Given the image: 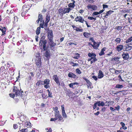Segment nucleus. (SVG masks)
I'll return each mask as SVG.
<instances>
[{
	"label": "nucleus",
	"instance_id": "nucleus-34",
	"mask_svg": "<svg viewBox=\"0 0 132 132\" xmlns=\"http://www.w3.org/2000/svg\"><path fill=\"white\" fill-rule=\"evenodd\" d=\"M27 8V6L26 5H24L23 6L22 8V11H26L27 10V9H25Z\"/></svg>",
	"mask_w": 132,
	"mask_h": 132
},
{
	"label": "nucleus",
	"instance_id": "nucleus-7",
	"mask_svg": "<svg viewBox=\"0 0 132 132\" xmlns=\"http://www.w3.org/2000/svg\"><path fill=\"white\" fill-rule=\"evenodd\" d=\"M53 79L54 80L56 83L60 85V81L59 80V78L57 75H54L52 77Z\"/></svg>",
	"mask_w": 132,
	"mask_h": 132
},
{
	"label": "nucleus",
	"instance_id": "nucleus-2",
	"mask_svg": "<svg viewBox=\"0 0 132 132\" xmlns=\"http://www.w3.org/2000/svg\"><path fill=\"white\" fill-rule=\"evenodd\" d=\"M35 63L38 67H39L41 65V61L40 56H37L35 57Z\"/></svg>",
	"mask_w": 132,
	"mask_h": 132
},
{
	"label": "nucleus",
	"instance_id": "nucleus-47",
	"mask_svg": "<svg viewBox=\"0 0 132 132\" xmlns=\"http://www.w3.org/2000/svg\"><path fill=\"white\" fill-rule=\"evenodd\" d=\"M128 19L129 23H132V18H131L130 19L129 18H128Z\"/></svg>",
	"mask_w": 132,
	"mask_h": 132
},
{
	"label": "nucleus",
	"instance_id": "nucleus-50",
	"mask_svg": "<svg viewBox=\"0 0 132 132\" xmlns=\"http://www.w3.org/2000/svg\"><path fill=\"white\" fill-rule=\"evenodd\" d=\"M96 55L95 54L92 53V57H91L93 59H94V58H96Z\"/></svg>",
	"mask_w": 132,
	"mask_h": 132
},
{
	"label": "nucleus",
	"instance_id": "nucleus-63",
	"mask_svg": "<svg viewBox=\"0 0 132 132\" xmlns=\"http://www.w3.org/2000/svg\"><path fill=\"white\" fill-rule=\"evenodd\" d=\"M121 125L122 126V127L124 126L125 125V124L123 122H121L120 123Z\"/></svg>",
	"mask_w": 132,
	"mask_h": 132
},
{
	"label": "nucleus",
	"instance_id": "nucleus-11",
	"mask_svg": "<svg viewBox=\"0 0 132 132\" xmlns=\"http://www.w3.org/2000/svg\"><path fill=\"white\" fill-rule=\"evenodd\" d=\"M23 126L24 127V128H25L26 127H28L27 128H28V127H30L31 125V123L28 121L23 122Z\"/></svg>",
	"mask_w": 132,
	"mask_h": 132
},
{
	"label": "nucleus",
	"instance_id": "nucleus-44",
	"mask_svg": "<svg viewBox=\"0 0 132 132\" xmlns=\"http://www.w3.org/2000/svg\"><path fill=\"white\" fill-rule=\"evenodd\" d=\"M62 115L63 117L64 118H65L67 117V115L65 112V111L62 112Z\"/></svg>",
	"mask_w": 132,
	"mask_h": 132
},
{
	"label": "nucleus",
	"instance_id": "nucleus-54",
	"mask_svg": "<svg viewBox=\"0 0 132 132\" xmlns=\"http://www.w3.org/2000/svg\"><path fill=\"white\" fill-rule=\"evenodd\" d=\"M102 6H103V9H104L105 8H107L108 7V6L106 5L103 4Z\"/></svg>",
	"mask_w": 132,
	"mask_h": 132
},
{
	"label": "nucleus",
	"instance_id": "nucleus-49",
	"mask_svg": "<svg viewBox=\"0 0 132 132\" xmlns=\"http://www.w3.org/2000/svg\"><path fill=\"white\" fill-rule=\"evenodd\" d=\"M13 127L14 129H16L18 128V126L16 124H15L13 125Z\"/></svg>",
	"mask_w": 132,
	"mask_h": 132
},
{
	"label": "nucleus",
	"instance_id": "nucleus-18",
	"mask_svg": "<svg viewBox=\"0 0 132 132\" xmlns=\"http://www.w3.org/2000/svg\"><path fill=\"white\" fill-rule=\"evenodd\" d=\"M113 12V11L111 10H110L107 12L106 14V15L104 16V17L107 18L108 17V16L110 15Z\"/></svg>",
	"mask_w": 132,
	"mask_h": 132
},
{
	"label": "nucleus",
	"instance_id": "nucleus-25",
	"mask_svg": "<svg viewBox=\"0 0 132 132\" xmlns=\"http://www.w3.org/2000/svg\"><path fill=\"white\" fill-rule=\"evenodd\" d=\"M97 102V105L98 106H103L105 105V104L103 102L99 101Z\"/></svg>",
	"mask_w": 132,
	"mask_h": 132
},
{
	"label": "nucleus",
	"instance_id": "nucleus-51",
	"mask_svg": "<svg viewBox=\"0 0 132 132\" xmlns=\"http://www.w3.org/2000/svg\"><path fill=\"white\" fill-rule=\"evenodd\" d=\"M97 105V102L95 103L93 105V108L94 109H95L96 107V105Z\"/></svg>",
	"mask_w": 132,
	"mask_h": 132
},
{
	"label": "nucleus",
	"instance_id": "nucleus-36",
	"mask_svg": "<svg viewBox=\"0 0 132 132\" xmlns=\"http://www.w3.org/2000/svg\"><path fill=\"white\" fill-rule=\"evenodd\" d=\"M119 58L118 57H115L112 59V60L113 61H119Z\"/></svg>",
	"mask_w": 132,
	"mask_h": 132
},
{
	"label": "nucleus",
	"instance_id": "nucleus-53",
	"mask_svg": "<svg viewBox=\"0 0 132 132\" xmlns=\"http://www.w3.org/2000/svg\"><path fill=\"white\" fill-rule=\"evenodd\" d=\"M9 95L12 98H13L14 96H15L14 93L13 94H10Z\"/></svg>",
	"mask_w": 132,
	"mask_h": 132
},
{
	"label": "nucleus",
	"instance_id": "nucleus-8",
	"mask_svg": "<svg viewBox=\"0 0 132 132\" xmlns=\"http://www.w3.org/2000/svg\"><path fill=\"white\" fill-rule=\"evenodd\" d=\"M49 40L48 44L50 46L51 49L52 50H53L54 47L56 45V44L53 42V40Z\"/></svg>",
	"mask_w": 132,
	"mask_h": 132
},
{
	"label": "nucleus",
	"instance_id": "nucleus-14",
	"mask_svg": "<svg viewBox=\"0 0 132 132\" xmlns=\"http://www.w3.org/2000/svg\"><path fill=\"white\" fill-rule=\"evenodd\" d=\"M83 79L86 81L87 83V86H88V88H89V87H90L92 85V84L90 81L87 79H86L85 78H83Z\"/></svg>",
	"mask_w": 132,
	"mask_h": 132
},
{
	"label": "nucleus",
	"instance_id": "nucleus-20",
	"mask_svg": "<svg viewBox=\"0 0 132 132\" xmlns=\"http://www.w3.org/2000/svg\"><path fill=\"white\" fill-rule=\"evenodd\" d=\"M50 80L49 79H46L43 81L44 82V84H43V85L50 84Z\"/></svg>",
	"mask_w": 132,
	"mask_h": 132
},
{
	"label": "nucleus",
	"instance_id": "nucleus-13",
	"mask_svg": "<svg viewBox=\"0 0 132 132\" xmlns=\"http://www.w3.org/2000/svg\"><path fill=\"white\" fill-rule=\"evenodd\" d=\"M123 48V46L122 45H120L118 46L116 48V50L119 52L121 51Z\"/></svg>",
	"mask_w": 132,
	"mask_h": 132
},
{
	"label": "nucleus",
	"instance_id": "nucleus-52",
	"mask_svg": "<svg viewBox=\"0 0 132 132\" xmlns=\"http://www.w3.org/2000/svg\"><path fill=\"white\" fill-rule=\"evenodd\" d=\"M48 97L52 98L53 97V96L52 95V92H50V93H48Z\"/></svg>",
	"mask_w": 132,
	"mask_h": 132
},
{
	"label": "nucleus",
	"instance_id": "nucleus-38",
	"mask_svg": "<svg viewBox=\"0 0 132 132\" xmlns=\"http://www.w3.org/2000/svg\"><path fill=\"white\" fill-rule=\"evenodd\" d=\"M76 73H77L78 74H80L81 73V71L78 68L76 69Z\"/></svg>",
	"mask_w": 132,
	"mask_h": 132
},
{
	"label": "nucleus",
	"instance_id": "nucleus-42",
	"mask_svg": "<svg viewBox=\"0 0 132 132\" xmlns=\"http://www.w3.org/2000/svg\"><path fill=\"white\" fill-rule=\"evenodd\" d=\"M88 19H90L91 20H96V18H94L92 17H90V16L88 17Z\"/></svg>",
	"mask_w": 132,
	"mask_h": 132
},
{
	"label": "nucleus",
	"instance_id": "nucleus-56",
	"mask_svg": "<svg viewBox=\"0 0 132 132\" xmlns=\"http://www.w3.org/2000/svg\"><path fill=\"white\" fill-rule=\"evenodd\" d=\"M61 106V109L62 110V112H64L65 111L64 110V108L63 106V105H62Z\"/></svg>",
	"mask_w": 132,
	"mask_h": 132
},
{
	"label": "nucleus",
	"instance_id": "nucleus-33",
	"mask_svg": "<svg viewBox=\"0 0 132 132\" xmlns=\"http://www.w3.org/2000/svg\"><path fill=\"white\" fill-rule=\"evenodd\" d=\"M28 130L27 128L22 129L21 130L18 131V132H28Z\"/></svg>",
	"mask_w": 132,
	"mask_h": 132
},
{
	"label": "nucleus",
	"instance_id": "nucleus-55",
	"mask_svg": "<svg viewBox=\"0 0 132 132\" xmlns=\"http://www.w3.org/2000/svg\"><path fill=\"white\" fill-rule=\"evenodd\" d=\"M14 21H18V18L16 16H15L14 17Z\"/></svg>",
	"mask_w": 132,
	"mask_h": 132
},
{
	"label": "nucleus",
	"instance_id": "nucleus-28",
	"mask_svg": "<svg viewBox=\"0 0 132 132\" xmlns=\"http://www.w3.org/2000/svg\"><path fill=\"white\" fill-rule=\"evenodd\" d=\"M43 16L41 14H39L38 17V19L39 20H40L41 22H42V20L43 19Z\"/></svg>",
	"mask_w": 132,
	"mask_h": 132
},
{
	"label": "nucleus",
	"instance_id": "nucleus-24",
	"mask_svg": "<svg viewBox=\"0 0 132 132\" xmlns=\"http://www.w3.org/2000/svg\"><path fill=\"white\" fill-rule=\"evenodd\" d=\"M45 53V55L46 57L48 58L49 56H50V52L49 50H47Z\"/></svg>",
	"mask_w": 132,
	"mask_h": 132
},
{
	"label": "nucleus",
	"instance_id": "nucleus-31",
	"mask_svg": "<svg viewBox=\"0 0 132 132\" xmlns=\"http://www.w3.org/2000/svg\"><path fill=\"white\" fill-rule=\"evenodd\" d=\"M42 82L40 80L38 81L36 84V85L37 87L39 86L40 85L42 84Z\"/></svg>",
	"mask_w": 132,
	"mask_h": 132
},
{
	"label": "nucleus",
	"instance_id": "nucleus-29",
	"mask_svg": "<svg viewBox=\"0 0 132 132\" xmlns=\"http://www.w3.org/2000/svg\"><path fill=\"white\" fill-rule=\"evenodd\" d=\"M40 27H38L36 30V33L37 35H39L40 32Z\"/></svg>",
	"mask_w": 132,
	"mask_h": 132
},
{
	"label": "nucleus",
	"instance_id": "nucleus-35",
	"mask_svg": "<svg viewBox=\"0 0 132 132\" xmlns=\"http://www.w3.org/2000/svg\"><path fill=\"white\" fill-rule=\"evenodd\" d=\"M70 64L72 65L73 67L77 66L78 65V63H74L72 62H71L70 63Z\"/></svg>",
	"mask_w": 132,
	"mask_h": 132
},
{
	"label": "nucleus",
	"instance_id": "nucleus-45",
	"mask_svg": "<svg viewBox=\"0 0 132 132\" xmlns=\"http://www.w3.org/2000/svg\"><path fill=\"white\" fill-rule=\"evenodd\" d=\"M122 27L121 26H117L116 27L115 29L117 30H119L122 29Z\"/></svg>",
	"mask_w": 132,
	"mask_h": 132
},
{
	"label": "nucleus",
	"instance_id": "nucleus-19",
	"mask_svg": "<svg viewBox=\"0 0 132 132\" xmlns=\"http://www.w3.org/2000/svg\"><path fill=\"white\" fill-rule=\"evenodd\" d=\"M75 1H73V3H69L68 5V7H69L70 8H73L75 6Z\"/></svg>",
	"mask_w": 132,
	"mask_h": 132
},
{
	"label": "nucleus",
	"instance_id": "nucleus-32",
	"mask_svg": "<svg viewBox=\"0 0 132 132\" xmlns=\"http://www.w3.org/2000/svg\"><path fill=\"white\" fill-rule=\"evenodd\" d=\"M40 23L39 24V27L42 28H44L43 26L44 25V21H42V22H40Z\"/></svg>",
	"mask_w": 132,
	"mask_h": 132
},
{
	"label": "nucleus",
	"instance_id": "nucleus-39",
	"mask_svg": "<svg viewBox=\"0 0 132 132\" xmlns=\"http://www.w3.org/2000/svg\"><path fill=\"white\" fill-rule=\"evenodd\" d=\"M97 60V59L96 58L93 59L92 60L90 61V63L92 64L93 62H95Z\"/></svg>",
	"mask_w": 132,
	"mask_h": 132
},
{
	"label": "nucleus",
	"instance_id": "nucleus-62",
	"mask_svg": "<svg viewBox=\"0 0 132 132\" xmlns=\"http://www.w3.org/2000/svg\"><path fill=\"white\" fill-rule=\"evenodd\" d=\"M92 78L95 80H97V77L95 76H93Z\"/></svg>",
	"mask_w": 132,
	"mask_h": 132
},
{
	"label": "nucleus",
	"instance_id": "nucleus-22",
	"mask_svg": "<svg viewBox=\"0 0 132 132\" xmlns=\"http://www.w3.org/2000/svg\"><path fill=\"white\" fill-rule=\"evenodd\" d=\"M78 84V83L77 82H75L74 83H72L69 85V86L71 88H73V86L75 85H77Z\"/></svg>",
	"mask_w": 132,
	"mask_h": 132
},
{
	"label": "nucleus",
	"instance_id": "nucleus-37",
	"mask_svg": "<svg viewBox=\"0 0 132 132\" xmlns=\"http://www.w3.org/2000/svg\"><path fill=\"white\" fill-rule=\"evenodd\" d=\"M116 87L117 88H122L123 86L122 85H116Z\"/></svg>",
	"mask_w": 132,
	"mask_h": 132
},
{
	"label": "nucleus",
	"instance_id": "nucleus-41",
	"mask_svg": "<svg viewBox=\"0 0 132 132\" xmlns=\"http://www.w3.org/2000/svg\"><path fill=\"white\" fill-rule=\"evenodd\" d=\"M0 30H1L2 32V33H4V32H5L6 29L5 28V27L4 28H0Z\"/></svg>",
	"mask_w": 132,
	"mask_h": 132
},
{
	"label": "nucleus",
	"instance_id": "nucleus-40",
	"mask_svg": "<svg viewBox=\"0 0 132 132\" xmlns=\"http://www.w3.org/2000/svg\"><path fill=\"white\" fill-rule=\"evenodd\" d=\"M100 14V13L99 12H95L93 13L92 15L93 16H94L95 15H97Z\"/></svg>",
	"mask_w": 132,
	"mask_h": 132
},
{
	"label": "nucleus",
	"instance_id": "nucleus-26",
	"mask_svg": "<svg viewBox=\"0 0 132 132\" xmlns=\"http://www.w3.org/2000/svg\"><path fill=\"white\" fill-rule=\"evenodd\" d=\"M83 35L86 38H88L90 37V34L89 33L85 32L84 33Z\"/></svg>",
	"mask_w": 132,
	"mask_h": 132
},
{
	"label": "nucleus",
	"instance_id": "nucleus-1",
	"mask_svg": "<svg viewBox=\"0 0 132 132\" xmlns=\"http://www.w3.org/2000/svg\"><path fill=\"white\" fill-rule=\"evenodd\" d=\"M72 9L69 7L64 8L59 10V13L61 15H63V14L69 13Z\"/></svg>",
	"mask_w": 132,
	"mask_h": 132
},
{
	"label": "nucleus",
	"instance_id": "nucleus-46",
	"mask_svg": "<svg viewBox=\"0 0 132 132\" xmlns=\"http://www.w3.org/2000/svg\"><path fill=\"white\" fill-rule=\"evenodd\" d=\"M120 41H121L120 39L119 38H117L115 40V41L117 43H119L120 42Z\"/></svg>",
	"mask_w": 132,
	"mask_h": 132
},
{
	"label": "nucleus",
	"instance_id": "nucleus-57",
	"mask_svg": "<svg viewBox=\"0 0 132 132\" xmlns=\"http://www.w3.org/2000/svg\"><path fill=\"white\" fill-rule=\"evenodd\" d=\"M57 119L55 118H52L51 119L50 121H54L57 120Z\"/></svg>",
	"mask_w": 132,
	"mask_h": 132
},
{
	"label": "nucleus",
	"instance_id": "nucleus-58",
	"mask_svg": "<svg viewBox=\"0 0 132 132\" xmlns=\"http://www.w3.org/2000/svg\"><path fill=\"white\" fill-rule=\"evenodd\" d=\"M86 1H87L89 2L90 3H92L94 2L93 0H86Z\"/></svg>",
	"mask_w": 132,
	"mask_h": 132
},
{
	"label": "nucleus",
	"instance_id": "nucleus-10",
	"mask_svg": "<svg viewBox=\"0 0 132 132\" xmlns=\"http://www.w3.org/2000/svg\"><path fill=\"white\" fill-rule=\"evenodd\" d=\"M87 7L88 9H91L93 10H95L97 9V7L94 5H88L87 6Z\"/></svg>",
	"mask_w": 132,
	"mask_h": 132
},
{
	"label": "nucleus",
	"instance_id": "nucleus-27",
	"mask_svg": "<svg viewBox=\"0 0 132 132\" xmlns=\"http://www.w3.org/2000/svg\"><path fill=\"white\" fill-rule=\"evenodd\" d=\"M105 48H106L104 47L102 49L101 52L99 53V55L100 56H101L104 54V52L105 51Z\"/></svg>",
	"mask_w": 132,
	"mask_h": 132
},
{
	"label": "nucleus",
	"instance_id": "nucleus-43",
	"mask_svg": "<svg viewBox=\"0 0 132 132\" xmlns=\"http://www.w3.org/2000/svg\"><path fill=\"white\" fill-rule=\"evenodd\" d=\"M121 70H116L115 71V73L117 75H118L119 73L121 72Z\"/></svg>",
	"mask_w": 132,
	"mask_h": 132
},
{
	"label": "nucleus",
	"instance_id": "nucleus-4",
	"mask_svg": "<svg viewBox=\"0 0 132 132\" xmlns=\"http://www.w3.org/2000/svg\"><path fill=\"white\" fill-rule=\"evenodd\" d=\"M47 43V41L45 40L43 41V40H40L39 41V45L42 46L43 45V49L44 51H46L47 49V48L46 46Z\"/></svg>",
	"mask_w": 132,
	"mask_h": 132
},
{
	"label": "nucleus",
	"instance_id": "nucleus-16",
	"mask_svg": "<svg viewBox=\"0 0 132 132\" xmlns=\"http://www.w3.org/2000/svg\"><path fill=\"white\" fill-rule=\"evenodd\" d=\"M104 76V75L102 72L101 70L99 71V73L98 74V77L99 78H101Z\"/></svg>",
	"mask_w": 132,
	"mask_h": 132
},
{
	"label": "nucleus",
	"instance_id": "nucleus-17",
	"mask_svg": "<svg viewBox=\"0 0 132 132\" xmlns=\"http://www.w3.org/2000/svg\"><path fill=\"white\" fill-rule=\"evenodd\" d=\"M50 16L49 13L46 14V20L45 22H48L50 20Z\"/></svg>",
	"mask_w": 132,
	"mask_h": 132
},
{
	"label": "nucleus",
	"instance_id": "nucleus-64",
	"mask_svg": "<svg viewBox=\"0 0 132 132\" xmlns=\"http://www.w3.org/2000/svg\"><path fill=\"white\" fill-rule=\"evenodd\" d=\"M122 129V128H121L119 130H118L117 131V132H125V131H122L121 130V129Z\"/></svg>",
	"mask_w": 132,
	"mask_h": 132
},
{
	"label": "nucleus",
	"instance_id": "nucleus-60",
	"mask_svg": "<svg viewBox=\"0 0 132 132\" xmlns=\"http://www.w3.org/2000/svg\"><path fill=\"white\" fill-rule=\"evenodd\" d=\"M48 23V22H45V23H44V26L45 27H46V28L47 26Z\"/></svg>",
	"mask_w": 132,
	"mask_h": 132
},
{
	"label": "nucleus",
	"instance_id": "nucleus-23",
	"mask_svg": "<svg viewBox=\"0 0 132 132\" xmlns=\"http://www.w3.org/2000/svg\"><path fill=\"white\" fill-rule=\"evenodd\" d=\"M125 47L126 50L127 51H130L132 48V47L131 46H129V45H127L125 46Z\"/></svg>",
	"mask_w": 132,
	"mask_h": 132
},
{
	"label": "nucleus",
	"instance_id": "nucleus-12",
	"mask_svg": "<svg viewBox=\"0 0 132 132\" xmlns=\"http://www.w3.org/2000/svg\"><path fill=\"white\" fill-rule=\"evenodd\" d=\"M68 76L70 78H77V77L75 74L73 73L70 72L68 74Z\"/></svg>",
	"mask_w": 132,
	"mask_h": 132
},
{
	"label": "nucleus",
	"instance_id": "nucleus-5",
	"mask_svg": "<svg viewBox=\"0 0 132 132\" xmlns=\"http://www.w3.org/2000/svg\"><path fill=\"white\" fill-rule=\"evenodd\" d=\"M48 38L49 40H53V31L52 30H48Z\"/></svg>",
	"mask_w": 132,
	"mask_h": 132
},
{
	"label": "nucleus",
	"instance_id": "nucleus-15",
	"mask_svg": "<svg viewBox=\"0 0 132 132\" xmlns=\"http://www.w3.org/2000/svg\"><path fill=\"white\" fill-rule=\"evenodd\" d=\"M55 118L57 120L58 119H59V120L61 121L63 120V118L61 116L60 114H59L57 115H55Z\"/></svg>",
	"mask_w": 132,
	"mask_h": 132
},
{
	"label": "nucleus",
	"instance_id": "nucleus-30",
	"mask_svg": "<svg viewBox=\"0 0 132 132\" xmlns=\"http://www.w3.org/2000/svg\"><path fill=\"white\" fill-rule=\"evenodd\" d=\"M132 40V37H131L128 38L126 41L125 42L126 43H127L129 42H131Z\"/></svg>",
	"mask_w": 132,
	"mask_h": 132
},
{
	"label": "nucleus",
	"instance_id": "nucleus-21",
	"mask_svg": "<svg viewBox=\"0 0 132 132\" xmlns=\"http://www.w3.org/2000/svg\"><path fill=\"white\" fill-rule=\"evenodd\" d=\"M99 44L95 42L93 43V48L94 49H97L99 46Z\"/></svg>",
	"mask_w": 132,
	"mask_h": 132
},
{
	"label": "nucleus",
	"instance_id": "nucleus-3",
	"mask_svg": "<svg viewBox=\"0 0 132 132\" xmlns=\"http://www.w3.org/2000/svg\"><path fill=\"white\" fill-rule=\"evenodd\" d=\"M13 91V93L16 97L21 96L22 95V92L20 91L16 87H14Z\"/></svg>",
	"mask_w": 132,
	"mask_h": 132
},
{
	"label": "nucleus",
	"instance_id": "nucleus-59",
	"mask_svg": "<svg viewBox=\"0 0 132 132\" xmlns=\"http://www.w3.org/2000/svg\"><path fill=\"white\" fill-rule=\"evenodd\" d=\"M90 40H91L93 43L95 42V41L94 40L93 38L91 37L90 38Z\"/></svg>",
	"mask_w": 132,
	"mask_h": 132
},
{
	"label": "nucleus",
	"instance_id": "nucleus-48",
	"mask_svg": "<svg viewBox=\"0 0 132 132\" xmlns=\"http://www.w3.org/2000/svg\"><path fill=\"white\" fill-rule=\"evenodd\" d=\"M44 87L46 89H47L50 87L49 84L44 85Z\"/></svg>",
	"mask_w": 132,
	"mask_h": 132
},
{
	"label": "nucleus",
	"instance_id": "nucleus-9",
	"mask_svg": "<svg viewBox=\"0 0 132 132\" xmlns=\"http://www.w3.org/2000/svg\"><path fill=\"white\" fill-rule=\"evenodd\" d=\"M122 57L124 60H127L129 58V54L128 53L123 52L122 55Z\"/></svg>",
	"mask_w": 132,
	"mask_h": 132
},
{
	"label": "nucleus",
	"instance_id": "nucleus-6",
	"mask_svg": "<svg viewBox=\"0 0 132 132\" xmlns=\"http://www.w3.org/2000/svg\"><path fill=\"white\" fill-rule=\"evenodd\" d=\"M75 20L76 22L79 21L82 23H83L84 21H85L82 17L80 16H77V17L75 18Z\"/></svg>",
	"mask_w": 132,
	"mask_h": 132
},
{
	"label": "nucleus",
	"instance_id": "nucleus-61",
	"mask_svg": "<svg viewBox=\"0 0 132 132\" xmlns=\"http://www.w3.org/2000/svg\"><path fill=\"white\" fill-rule=\"evenodd\" d=\"M115 108H116V109L118 111L120 109V106L118 105L117 107H115Z\"/></svg>",
	"mask_w": 132,
	"mask_h": 132
}]
</instances>
